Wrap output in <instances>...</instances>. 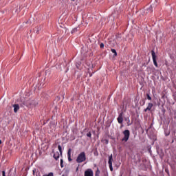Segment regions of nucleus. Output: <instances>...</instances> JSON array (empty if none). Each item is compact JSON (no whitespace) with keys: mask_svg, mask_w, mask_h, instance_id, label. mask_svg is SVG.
Masks as SVG:
<instances>
[{"mask_svg":"<svg viewBox=\"0 0 176 176\" xmlns=\"http://www.w3.org/2000/svg\"><path fill=\"white\" fill-rule=\"evenodd\" d=\"M2 144V141L0 140V144Z\"/></svg>","mask_w":176,"mask_h":176,"instance_id":"bb28decb","label":"nucleus"},{"mask_svg":"<svg viewBox=\"0 0 176 176\" xmlns=\"http://www.w3.org/2000/svg\"><path fill=\"white\" fill-rule=\"evenodd\" d=\"M153 107V103L149 102L148 104V107L144 111V112H148V111H151V109H152Z\"/></svg>","mask_w":176,"mask_h":176,"instance_id":"0eeeda50","label":"nucleus"},{"mask_svg":"<svg viewBox=\"0 0 176 176\" xmlns=\"http://www.w3.org/2000/svg\"><path fill=\"white\" fill-rule=\"evenodd\" d=\"M146 96L147 100H149L150 101L152 100V97H151L149 94H146Z\"/></svg>","mask_w":176,"mask_h":176,"instance_id":"f3484780","label":"nucleus"},{"mask_svg":"<svg viewBox=\"0 0 176 176\" xmlns=\"http://www.w3.org/2000/svg\"><path fill=\"white\" fill-rule=\"evenodd\" d=\"M87 137H89V138H91V132H88L87 133Z\"/></svg>","mask_w":176,"mask_h":176,"instance_id":"412c9836","label":"nucleus"},{"mask_svg":"<svg viewBox=\"0 0 176 176\" xmlns=\"http://www.w3.org/2000/svg\"><path fill=\"white\" fill-rule=\"evenodd\" d=\"M26 107L31 108L32 107H35V101L34 100H28L25 102Z\"/></svg>","mask_w":176,"mask_h":176,"instance_id":"39448f33","label":"nucleus"},{"mask_svg":"<svg viewBox=\"0 0 176 176\" xmlns=\"http://www.w3.org/2000/svg\"><path fill=\"white\" fill-rule=\"evenodd\" d=\"M53 157L55 159V160H58L60 158V153L58 152L54 153Z\"/></svg>","mask_w":176,"mask_h":176,"instance_id":"9d476101","label":"nucleus"},{"mask_svg":"<svg viewBox=\"0 0 176 176\" xmlns=\"http://www.w3.org/2000/svg\"><path fill=\"white\" fill-rule=\"evenodd\" d=\"M95 176H100V169H98V168L95 173Z\"/></svg>","mask_w":176,"mask_h":176,"instance_id":"a211bd4d","label":"nucleus"},{"mask_svg":"<svg viewBox=\"0 0 176 176\" xmlns=\"http://www.w3.org/2000/svg\"><path fill=\"white\" fill-rule=\"evenodd\" d=\"M72 149L69 148L68 152H67V156H68V160L69 162H72V159H71V152H72Z\"/></svg>","mask_w":176,"mask_h":176,"instance_id":"9b49d317","label":"nucleus"},{"mask_svg":"<svg viewBox=\"0 0 176 176\" xmlns=\"http://www.w3.org/2000/svg\"><path fill=\"white\" fill-rule=\"evenodd\" d=\"M85 176H93V170L91 169H87L85 172Z\"/></svg>","mask_w":176,"mask_h":176,"instance_id":"6e6552de","label":"nucleus"},{"mask_svg":"<svg viewBox=\"0 0 176 176\" xmlns=\"http://www.w3.org/2000/svg\"><path fill=\"white\" fill-rule=\"evenodd\" d=\"M72 1H75V0H72Z\"/></svg>","mask_w":176,"mask_h":176,"instance_id":"c756f323","label":"nucleus"},{"mask_svg":"<svg viewBox=\"0 0 176 176\" xmlns=\"http://www.w3.org/2000/svg\"><path fill=\"white\" fill-rule=\"evenodd\" d=\"M63 163H64V160H63V159H61V160H60V167H61L62 168L64 167Z\"/></svg>","mask_w":176,"mask_h":176,"instance_id":"6ab92c4d","label":"nucleus"},{"mask_svg":"<svg viewBox=\"0 0 176 176\" xmlns=\"http://www.w3.org/2000/svg\"><path fill=\"white\" fill-rule=\"evenodd\" d=\"M76 162H77V163H83V162H86V153L85 152H81L77 157Z\"/></svg>","mask_w":176,"mask_h":176,"instance_id":"f257e3e1","label":"nucleus"},{"mask_svg":"<svg viewBox=\"0 0 176 176\" xmlns=\"http://www.w3.org/2000/svg\"><path fill=\"white\" fill-rule=\"evenodd\" d=\"M153 12L152 6H150L148 8L145 10L146 13H152Z\"/></svg>","mask_w":176,"mask_h":176,"instance_id":"f8f14e48","label":"nucleus"},{"mask_svg":"<svg viewBox=\"0 0 176 176\" xmlns=\"http://www.w3.org/2000/svg\"><path fill=\"white\" fill-rule=\"evenodd\" d=\"M41 27L35 28L34 29V32H36V34H39V32H41Z\"/></svg>","mask_w":176,"mask_h":176,"instance_id":"ddd939ff","label":"nucleus"},{"mask_svg":"<svg viewBox=\"0 0 176 176\" xmlns=\"http://www.w3.org/2000/svg\"><path fill=\"white\" fill-rule=\"evenodd\" d=\"M111 51L112 52V53L114 54V57H116V56H118V53L116 52V50L115 49H111Z\"/></svg>","mask_w":176,"mask_h":176,"instance_id":"2eb2a0df","label":"nucleus"},{"mask_svg":"<svg viewBox=\"0 0 176 176\" xmlns=\"http://www.w3.org/2000/svg\"><path fill=\"white\" fill-rule=\"evenodd\" d=\"M59 23H61V21H59Z\"/></svg>","mask_w":176,"mask_h":176,"instance_id":"cd10ccee","label":"nucleus"},{"mask_svg":"<svg viewBox=\"0 0 176 176\" xmlns=\"http://www.w3.org/2000/svg\"><path fill=\"white\" fill-rule=\"evenodd\" d=\"M140 104L142 106L145 105V99H142V102Z\"/></svg>","mask_w":176,"mask_h":176,"instance_id":"4be33fe9","label":"nucleus"},{"mask_svg":"<svg viewBox=\"0 0 176 176\" xmlns=\"http://www.w3.org/2000/svg\"><path fill=\"white\" fill-rule=\"evenodd\" d=\"M122 39V36L120 34H118L116 36V41L117 42H119Z\"/></svg>","mask_w":176,"mask_h":176,"instance_id":"4468645a","label":"nucleus"},{"mask_svg":"<svg viewBox=\"0 0 176 176\" xmlns=\"http://www.w3.org/2000/svg\"><path fill=\"white\" fill-rule=\"evenodd\" d=\"M58 149L60 153V155H63V148H61V146L60 145H58Z\"/></svg>","mask_w":176,"mask_h":176,"instance_id":"dca6fc26","label":"nucleus"},{"mask_svg":"<svg viewBox=\"0 0 176 176\" xmlns=\"http://www.w3.org/2000/svg\"><path fill=\"white\" fill-rule=\"evenodd\" d=\"M112 162H113V157L112 154L109 157V167L111 171H113V167H112Z\"/></svg>","mask_w":176,"mask_h":176,"instance_id":"20e7f679","label":"nucleus"},{"mask_svg":"<svg viewBox=\"0 0 176 176\" xmlns=\"http://www.w3.org/2000/svg\"><path fill=\"white\" fill-rule=\"evenodd\" d=\"M100 49H104V43H100Z\"/></svg>","mask_w":176,"mask_h":176,"instance_id":"b1692460","label":"nucleus"},{"mask_svg":"<svg viewBox=\"0 0 176 176\" xmlns=\"http://www.w3.org/2000/svg\"><path fill=\"white\" fill-rule=\"evenodd\" d=\"M77 68H79V66H77Z\"/></svg>","mask_w":176,"mask_h":176,"instance_id":"c85d7f7f","label":"nucleus"},{"mask_svg":"<svg viewBox=\"0 0 176 176\" xmlns=\"http://www.w3.org/2000/svg\"><path fill=\"white\" fill-rule=\"evenodd\" d=\"M124 138L122 139V141L124 142H127L129 141V138H130V131L125 130L123 131Z\"/></svg>","mask_w":176,"mask_h":176,"instance_id":"f03ea898","label":"nucleus"},{"mask_svg":"<svg viewBox=\"0 0 176 176\" xmlns=\"http://www.w3.org/2000/svg\"><path fill=\"white\" fill-rule=\"evenodd\" d=\"M151 55L153 57V64L157 68L158 65H157V61H156V53H155V51L153 50L151 51Z\"/></svg>","mask_w":176,"mask_h":176,"instance_id":"7ed1b4c3","label":"nucleus"},{"mask_svg":"<svg viewBox=\"0 0 176 176\" xmlns=\"http://www.w3.org/2000/svg\"><path fill=\"white\" fill-rule=\"evenodd\" d=\"M12 107L14 108V112L15 113H17V111H19V109H20V106L19 105V104H13Z\"/></svg>","mask_w":176,"mask_h":176,"instance_id":"1a4fd4ad","label":"nucleus"},{"mask_svg":"<svg viewBox=\"0 0 176 176\" xmlns=\"http://www.w3.org/2000/svg\"><path fill=\"white\" fill-rule=\"evenodd\" d=\"M90 76H91V74H90Z\"/></svg>","mask_w":176,"mask_h":176,"instance_id":"7c9ffc66","label":"nucleus"},{"mask_svg":"<svg viewBox=\"0 0 176 176\" xmlns=\"http://www.w3.org/2000/svg\"><path fill=\"white\" fill-rule=\"evenodd\" d=\"M104 141L105 144H108V142H109L108 140H107V139H104Z\"/></svg>","mask_w":176,"mask_h":176,"instance_id":"a878e982","label":"nucleus"},{"mask_svg":"<svg viewBox=\"0 0 176 176\" xmlns=\"http://www.w3.org/2000/svg\"><path fill=\"white\" fill-rule=\"evenodd\" d=\"M2 175H3V176H6V173H5V170H3V171H2Z\"/></svg>","mask_w":176,"mask_h":176,"instance_id":"393cba45","label":"nucleus"},{"mask_svg":"<svg viewBox=\"0 0 176 176\" xmlns=\"http://www.w3.org/2000/svg\"><path fill=\"white\" fill-rule=\"evenodd\" d=\"M117 120L120 124H122V123H123V112H121L119 114Z\"/></svg>","mask_w":176,"mask_h":176,"instance_id":"423d86ee","label":"nucleus"},{"mask_svg":"<svg viewBox=\"0 0 176 176\" xmlns=\"http://www.w3.org/2000/svg\"><path fill=\"white\" fill-rule=\"evenodd\" d=\"M76 31H78L77 28H74L72 30V34H74V32H76Z\"/></svg>","mask_w":176,"mask_h":176,"instance_id":"5701e85b","label":"nucleus"},{"mask_svg":"<svg viewBox=\"0 0 176 176\" xmlns=\"http://www.w3.org/2000/svg\"><path fill=\"white\" fill-rule=\"evenodd\" d=\"M15 12H16V13H19V12H20V7L19 6H16Z\"/></svg>","mask_w":176,"mask_h":176,"instance_id":"aec40b11","label":"nucleus"}]
</instances>
